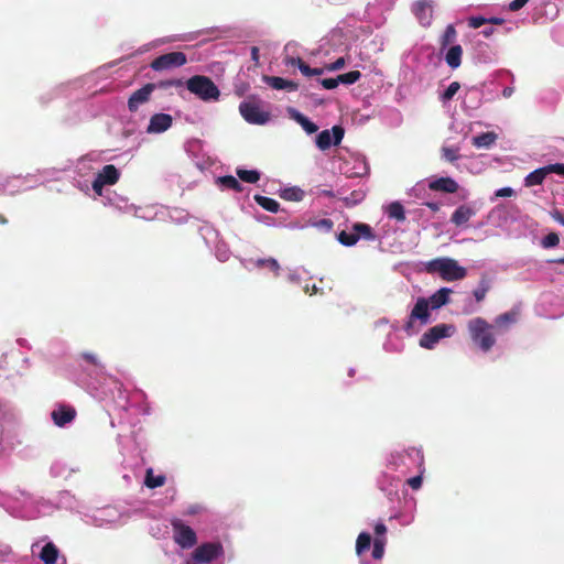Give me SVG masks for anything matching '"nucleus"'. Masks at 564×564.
<instances>
[{"instance_id":"9","label":"nucleus","mask_w":564,"mask_h":564,"mask_svg":"<svg viewBox=\"0 0 564 564\" xmlns=\"http://www.w3.org/2000/svg\"><path fill=\"white\" fill-rule=\"evenodd\" d=\"M430 304H429V301L425 297H419L416 303L414 304L411 313H410V316H409V319L408 322L405 323L404 325V330L410 334L412 328H413V325H414V321H420L421 325H426L429 322H430Z\"/></svg>"},{"instance_id":"27","label":"nucleus","mask_w":564,"mask_h":564,"mask_svg":"<svg viewBox=\"0 0 564 564\" xmlns=\"http://www.w3.org/2000/svg\"><path fill=\"white\" fill-rule=\"evenodd\" d=\"M387 215L389 218L395 219L398 221H404L405 220V210L401 203L393 202L389 204L387 207Z\"/></svg>"},{"instance_id":"53","label":"nucleus","mask_w":564,"mask_h":564,"mask_svg":"<svg viewBox=\"0 0 564 564\" xmlns=\"http://www.w3.org/2000/svg\"><path fill=\"white\" fill-rule=\"evenodd\" d=\"M386 533H387V527L382 522H379L375 525L376 536L384 538Z\"/></svg>"},{"instance_id":"1","label":"nucleus","mask_w":564,"mask_h":564,"mask_svg":"<svg viewBox=\"0 0 564 564\" xmlns=\"http://www.w3.org/2000/svg\"><path fill=\"white\" fill-rule=\"evenodd\" d=\"M425 269L429 273H438L444 281L448 282L462 280L467 275L464 267H460L456 260L446 257L429 261Z\"/></svg>"},{"instance_id":"40","label":"nucleus","mask_w":564,"mask_h":564,"mask_svg":"<svg viewBox=\"0 0 564 564\" xmlns=\"http://www.w3.org/2000/svg\"><path fill=\"white\" fill-rule=\"evenodd\" d=\"M459 88L460 85L458 82L451 83L449 86L445 89V91L441 95V100L444 102L451 100L459 90Z\"/></svg>"},{"instance_id":"63","label":"nucleus","mask_w":564,"mask_h":564,"mask_svg":"<svg viewBox=\"0 0 564 564\" xmlns=\"http://www.w3.org/2000/svg\"><path fill=\"white\" fill-rule=\"evenodd\" d=\"M553 262L564 264V257L554 260Z\"/></svg>"},{"instance_id":"23","label":"nucleus","mask_w":564,"mask_h":564,"mask_svg":"<svg viewBox=\"0 0 564 564\" xmlns=\"http://www.w3.org/2000/svg\"><path fill=\"white\" fill-rule=\"evenodd\" d=\"M291 117L308 133H315L318 130V127L312 122L307 117L302 115L295 109L290 110Z\"/></svg>"},{"instance_id":"10","label":"nucleus","mask_w":564,"mask_h":564,"mask_svg":"<svg viewBox=\"0 0 564 564\" xmlns=\"http://www.w3.org/2000/svg\"><path fill=\"white\" fill-rule=\"evenodd\" d=\"M550 173H556L558 175L564 176V163H554L540 169L534 170L529 173L524 178V185L530 187L534 185H541L546 175Z\"/></svg>"},{"instance_id":"12","label":"nucleus","mask_w":564,"mask_h":564,"mask_svg":"<svg viewBox=\"0 0 564 564\" xmlns=\"http://www.w3.org/2000/svg\"><path fill=\"white\" fill-rule=\"evenodd\" d=\"M173 527L175 532L174 539L180 546L183 549H189L196 544V533L191 527L183 524L182 522L173 523Z\"/></svg>"},{"instance_id":"38","label":"nucleus","mask_w":564,"mask_h":564,"mask_svg":"<svg viewBox=\"0 0 564 564\" xmlns=\"http://www.w3.org/2000/svg\"><path fill=\"white\" fill-rule=\"evenodd\" d=\"M286 64L297 66L304 76L311 77V68L312 67H310V65H307L302 58L288 57Z\"/></svg>"},{"instance_id":"51","label":"nucleus","mask_w":564,"mask_h":564,"mask_svg":"<svg viewBox=\"0 0 564 564\" xmlns=\"http://www.w3.org/2000/svg\"><path fill=\"white\" fill-rule=\"evenodd\" d=\"M408 484L412 489L416 490L422 486V477L420 475L414 476V477L408 479Z\"/></svg>"},{"instance_id":"2","label":"nucleus","mask_w":564,"mask_h":564,"mask_svg":"<svg viewBox=\"0 0 564 564\" xmlns=\"http://www.w3.org/2000/svg\"><path fill=\"white\" fill-rule=\"evenodd\" d=\"M492 328L494 326L482 317H475L468 322L470 338L482 351H489L496 344Z\"/></svg>"},{"instance_id":"30","label":"nucleus","mask_w":564,"mask_h":564,"mask_svg":"<svg viewBox=\"0 0 564 564\" xmlns=\"http://www.w3.org/2000/svg\"><path fill=\"white\" fill-rule=\"evenodd\" d=\"M371 545V535L367 532H361L356 541V553L361 555L364 552L368 551Z\"/></svg>"},{"instance_id":"42","label":"nucleus","mask_w":564,"mask_h":564,"mask_svg":"<svg viewBox=\"0 0 564 564\" xmlns=\"http://www.w3.org/2000/svg\"><path fill=\"white\" fill-rule=\"evenodd\" d=\"M183 84L184 83L182 79L172 78V79L161 80V82L156 83L155 85H156V88L167 89L171 87H182Z\"/></svg>"},{"instance_id":"55","label":"nucleus","mask_w":564,"mask_h":564,"mask_svg":"<svg viewBox=\"0 0 564 564\" xmlns=\"http://www.w3.org/2000/svg\"><path fill=\"white\" fill-rule=\"evenodd\" d=\"M426 207H429L432 212L436 213L440 210V204L434 202H426L424 204Z\"/></svg>"},{"instance_id":"20","label":"nucleus","mask_w":564,"mask_h":564,"mask_svg":"<svg viewBox=\"0 0 564 564\" xmlns=\"http://www.w3.org/2000/svg\"><path fill=\"white\" fill-rule=\"evenodd\" d=\"M452 290L448 288H442L429 297V304L432 310H437L449 302V294Z\"/></svg>"},{"instance_id":"25","label":"nucleus","mask_w":564,"mask_h":564,"mask_svg":"<svg viewBox=\"0 0 564 564\" xmlns=\"http://www.w3.org/2000/svg\"><path fill=\"white\" fill-rule=\"evenodd\" d=\"M58 556L57 547L52 543H46L40 553V558L44 562V564H55Z\"/></svg>"},{"instance_id":"34","label":"nucleus","mask_w":564,"mask_h":564,"mask_svg":"<svg viewBox=\"0 0 564 564\" xmlns=\"http://www.w3.org/2000/svg\"><path fill=\"white\" fill-rule=\"evenodd\" d=\"M238 177L246 183H257L260 178V173L256 170H237Z\"/></svg>"},{"instance_id":"7","label":"nucleus","mask_w":564,"mask_h":564,"mask_svg":"<svg viewBox=\"0 0 564 564\" xmlns=\"http://www.w3.org/2000/svg\"><path fill=\"white\" fill-rule=\"evenodd\" d=\"M224 553V547L220 542L203 543L195 549L192 558L195 564H206L216 560Z\"/></svg>"},{"instance_id":"56","label":"nucleus","mask_w":564,"mask_h":564,"mask_svg":"<svg viewBox=\"0 0 564 564\" xmlns=\"http://www.w3.org/2000/svg\"><path fill=\"white\" fill-rule=\"evenodd\" d=\"M251 58L252 61L257 62L259 61V48L257 46L251 47Z\"/></svg>"},{"instance_id":"16","label":"nucleus","mask_w":564,"mask_h":564,"mask_svg":"<svg viewBox=\"0 0 564 564\" xmlns=\"http://www.w3.org/2000/svg\"><path fill=\"white\" fill-rule=\"evenodd\" d=\"M173 119L167 113H155L151 117L147 131L149 133H162L172 126Z\"/></svg>"},{"instance_id":"46","label":"nucleus","mask_w":564,"mask_h":564,"mask_svg":"<svg viewBox=\"0 0 564 564\" xmlns=\"http://www.w3.org/2000/svg\"><path fill=\"white\" fill-rule=\"evenodd\" d=\"M485 23H487V19L482 17H471L468 20V25L473 29H478L482 26Z\"/></svg>"},{"instance_id":"21","label":"nucleus","mask_w":564,"mask_h":564,"mask_svg":"<svg viewBox=\"0 0 564 564\" xmlns=\"http://www.w3.org/2000/svg\"><path fill=\"white\" fill-rule=\"evenodd\" d=\"M265 82L274 89H285L288 91H295L299 88V84L293 80H288L282 77L271 76L267 77Z\"/></svg>"},{"instance_id":"3","label":"nucleus","mask_w":564,"mask_h":564,"mask_svg":"<svg viewBox=\"0 0 564 564\" xmlns=\"http://www.w3.org/2000/svg\"><path fill=\"white\" fill-rule=\"evenodd\" d=\"M186 88L204 101L217 100L220 95L215 83L204 75H195L187 79Z\"/></svg>"},{"instance_id":"44","label":"nucleus","mask_w":564,"mask_h":564,"mask_svg":"<svg viewBox=\"0 0 564 564\" xmlns=\"http://www.w3.org/2000/svg\"><path fill=\"white\" fill-rule=\"evenodd\" d=\"M82 358L87 361L88 364L95 366V367H101V362L98 359V357L93 352H83Z\"/></svg>"},{"instance_id":"4","label":"nucleus","mask_w":564,"mask_h":564,"mask_svg":"<svg viewBox=\"0 0 564 564\" xmlns=\"http://www.w3.org/2000/svg\"><path fill=\"white\" fill-rule=\"evenodd\" d=\"M337 239L343 246L352 247L358 242L359 239H365L368 241L376 240V234L368 224L356 223L352 225L351 231H340Z\"/></svg>"},{"instance_id":"36","label":"nucleus","mask_w":564,"mask_h":564,"mask_svg":"<svg viewBox=\"0 0 564 564\" xmlns=\"http://www.w3.org/2000/svg\"><path fill=\"white\" fill-rule=\"evenodd\" d=\"M282 198L292 202H300L304 197V192L297 187H290L282 192Z\"/></svg>"},{"instance_id":"37","label":"nucleus","mask_w":564,"mask_h":564,"mask_svg":"<svg viewBox=\"0 0 564 564\" xmlns=\"http://www.w3.org/2000/svg\"><path fill=\"white\" fill-rule=\"evenodd\" d=\"M387 539L376 536L373 541V549H372V557L375 560H381L384 554V546H386Z\"/></svg>"},{"instance_id":"31","label":"nucleus","mask_w":564,"mask_h":564,"mask_svg":"<svg viewBox=\"0 0 564 564\" xmlns=\"http://www.w3.org/2000/svg\"><path fill=\"white\" fill-rule=\"evenodd\" d=\"M219 184L228 189H232L235 192H242V185L240 182L232 175H226L218 178Z\"/></svg>"},{"instance_id":"35","label":"nucleus","mask_w":564,"mask_h":564,"mask_svg":"<svg viewBox=\"0 0 564 564\" xmlns=\"http://www.w3.org/2000/svg\"><path fill=\"white\" fill-rule=\"evenodd\" d=\"M361 77V73L359 70H350L345 74H340L337 76L338 85H351L358 82Z\"/></svg>"},{"instance_id":"47","label":"nucleus","mask_w":564,"mask_h":564,"mask_svg":"<svg viewBox=\"0 0 564 564\" xmlns=\"http://www.w3.org/2000/svg\"><path fill=\"white\" fill-rule=\"evenodd\" d=\"M346 62L344 57L337 58L335 62L326 66L327 70H338L341 69L345 66Z\"/></svg>"},{"instance_id":"13","label":"nucleus","mask_w":564,"mask_h":564,"mask_svg":"<svg viewBox=\"0 0 564 564\" xmlns=\"http://www.w3.org/2000/svg\"><path fill=\"white\" fill-rule=\"evenodd\" d=\"M155 88V83H149L133 91L128 99V109L131 112H135L140 105H143L150 100L151 94Z\"/></svg>"},{"instance_id":"58","label":"nucleus","mask_w":564,"mask_h":564,"mask_svg":"<svg viewBox=\"0 0 564 564\" xmlns=\"http://www.w3.org/2000/svg\"><path fill=\"white\" fill-rule=\"evenodd\" d=\"M318 195H324V196L332 197V198L335 197V194L330 189H323L318 193Z\"/></svg>"},{"instance_id":"48","label":"nucleus","mask_w":564,"mask_h":564,"mask_svg":"<svg viewBox=\"0 0 564 564\" xmlns=\"http://www.w3.org/2000/svg\"><path fill=\"white\" fill-rule=\"evenodd\" d=\"M321 85L325 89H335L336 87H338L337 77L336 78H324L321 80Z\"/></svg>"},{"instance_id":"62","label":"nucleus","mask_w":564,"mask_h":564,"mask_svg":"<svg viewBox=\"0 0 564 564\" xmlns=\"http://www.w3.org/2000/svg\"><path fill=\"white\" fill-rule=\"evenodd\" d=\"M0 223H1L2 225H4V224H7V223H8L7 218H6L3 215H1V214H0Z\"/></svg>"},{"instance_id":"15","label":"nucleus","mask_w":564,"mask_h":564,"mask_svg":"<svg viewBox=\"0 0 564 564\" xmlns=\"http://www.w3.org/2000/svg\"><path fill=\"white\" fill-rule=\"evenodd\" d=\"M476 215V209L468 205H459L451 216V221L456 227H465L471 217Z\"/></svg>"},{"instance_id":"32","label":"nucleus","mask_w":564,"mask_h":564,"mask_svg":"<svg viewBox=\"0 0 564 564\" xmlns=\"http://www.w3.org/2000/svg\"><path fill=\"white\" fill-rule=\"evenodd\" d=\"M254 265L259 269L267 268L272 271L275 275H279L280 264L274 258L257 259Z\"/></svg>"},{"instance_id":"18","label":"nucleus","mask_w":564,"mask_h":564,"mask_svg":"<svg viewBox=\"0 0 564 564\" xmlns=\"http://www.w3.org/2000/svg\"><path fill=\"white\" fill-rule=\"evenodd\" d=\"M414 13L422 25H430L432 19V6L426 0H420L415 3Z\"/></svg>"},{"instance_id":"52","label":"nucleus","mask_w":564,"mask_h":564,"mask_svg":"<svg viewBox=\"0 0 564 564\" xmlns=\"http://www.w3.org/2000/svg\"><path fill=\"white\" fill-rule=\"evenodd\" d=\"M514 191L511 187H502L496 192L497 197H511Z\"/></svg>"},{"instance_id":"45","label":"nucleus","mask_w":564,"mask_h":564,"mask_svg":"<svg viewBox=\"0 0 564 564\" xmlns=\"http://www.w3.org/2000/svg\"><path fill=\"white\" fill-rule=\"evenodd\" d=\"M314 226L319 228V229H324L326 231H330L333 226H334V223L329 218H323V219H319L318 221L314 223Z\"/></svg>"},{"instance_id":"8","label":"nucleus","mask_w":564,"mask_h":564,"mask_svg":"<svg viewBox=\"0 0 564 564\" xmlns=\"http://www.w3.org/2000/svg\"><path fill=\"white\" fill-rule=\"evenodd\" d=\"M239 111L242 118L252 124H264L270 119V113L263 111L261 107L253 101H242L239 105Z\"/></svg>"},{"instance_id":"60","label":"nucleus","mask_w":564,"mask_h":564,"mask_svg":"<svg viewBox=\"0 0 564 564\" xmlns=\"http://www.w3.org/2000/svg\"><path fill=\"white\" fill-rule=\"evenodd\" d=\"M487 22H490L492 24H502L503 23V19H501V18H491L490 20H487Z\"/></svg>"},{"instance_id":"22","label":"nucleus","mask_w":564,"mask_h":564,"mask_svg":"<svg viewBox=\"0 0 564 564\" xmlns=\"http://www.w3.org/2000/svg\"><path fill=\"white\" fill-rule=\"evenodd\" d=\"M462 55H463V48L460 45H453L449 47L445 55V62L447 65L455 69L458 68L462 64Z\"/></svg>"},{"instance_id":"59","label":"nucleus","mask_w":564,"mask_h":564,"mask_svg":"<svg viewBox=\"0 0 564 564\" xmlns=\"http://www.w3.org/2000/svg\"><path fill=\"white\" fill-rule=\"evenodd\" d=\"M324 73V68H311V76H318Z\"/></svg>"},{"instance_id":"19","label":"nucleus","mask_w":564,"mask_h":564,"mask_svg":"<svg viewBox=\"0 0 564 564\" xmlns=\"http://www.w3.org/2000/svg\"><path fill=\"white\" fill-rule=\"evenodd\" d=\"M96 177L106 185H115L120 178V172L115 165L107 164L98 172Z\"/></svg>"},{"instance_id":"41","label":"nucleus","mask_w":564,"mask_h":564,"mask_svg":"<svg viewBox=\"0 0 564 564\" xmlns=\"http://www.w3.org/2000/svg\"><path fill=\"white\" fill-rule=\"evenodd\" d=\"M458 148L454 147H443L442 148V158L448 162H454L458 159Z\"/></svg>"},{"instance_id":"49","label":"nucleus","mask_w":564,"mask_h":564,"mask_svg":"<svg viewBox=\"0 0 564 564\" xmlns=\"http://www.w3.org/2000/svg\"><path fill=\"white\" fill-rule=\"evenodd\" d=\"M530 0H513L509 3V10L512 12L522 9Z\"/></svg>"},{"instance_id":"6","label":"nucleus","mask_w":564,"mask_h":564,"mask_svg":"<svg viewBox=\"0 0 564 564\" xmlns=\"http://www.w3.org/2000/svg\"><path fill=\"white\" fill-rule=\"evenodd\" d=\"M186 63L187 57L183 52H170L155 57L150 67L155 72H163L178 68Z\"/></svg>"},{"instance_id":"24","label":"nucleus","mask_w":564,"mask_h":564,"mask_svg":"<svg viewBox=\"0 0 564 564\" xmlns=\"http://www.w3.org/2000/svg\"><path fill=\"white\" fill-rule=\"evenodd\" d=\"M518 319V312L510 311L503 314L498 315L495 318V324L492 325L496 328L507 329L509 325L514 324Z\"/></svg>"},{"instance_id":"26","label":"nucleus","mask_w":564,"mask_h":564,"mask_svg":"<svg viewBox=\"0 0 564 564\" xmlns=\"http://www.w3.org/2000/svg\"><path fill=\"white\" fill-rule=\"evenodd\" d=\"M496 139L495 132H485L474 137L473 144L477 148H489L495 143Z\"/></svg>"},{"instance_id":"39","label":"nucleus","mask_w":564,"mask_h":564,"mask_svg":"<svg viewBox=\"0 0 564 564\" xmlns=\"http://www.w3.org/2000/svg\"><path fill=\"white\" fill-rule=\"evenodd\" d=\"M488 291H489V283L487 280L482 279L479 283V286L474 290L473 294L477 302H481L486 297V294L488 293Z\"/></svg>"},{"instance_id":"5","label":"nucleus","mask_w":564,"mask_h":564,"mask_svg":"<svg viewBox=\"0 0 564 564\" xmlns=\"http://www.w3.org/2000/svg\"><path fill=\"white\" fill-rule=\"evenodd\" d=\"M454 332L455 327L451 324L435 325L421 336L420 346L425 349H433L441 339L451 337Z\"/></svg>"},{"instance_id":"50","label":"nucleus","mask_w":564,"mask_h":564,"mask_svg":"<svg viewBox=\"0 0 564 564\" xmlns=\"http://www.w3.org/2000/svg\"><path fill=\"white\" fill-rule=\"evenodd\" d=\"M105 186H106V184L97 177H95V180L91 183L93 191L99 196L102 195V189Z\"/></svg>"},{"instance_id":"61","label":"nucleus","mask_w":564,"mask_h":564,"mask_svg":"<svg viewBox=\"0 0 564 564\" xmlns=\"http://www.w3.org/2000/svg\"><path fill=\"white\" fill-rule=\"evenodd\" d=\"M513 89L511 87H506L502 91V95L508 98L512 95Z\"/></svg>"},{"instance_id":"57","label":"nucleus","mask_w":564,"mask_h":564,"mask_svg":"<svg viewBox=\"0 0 564 564\" xmlns=\"http://www.w3.org/2000/svg\"><path fill=\"white\" fill-rule=\"evenodd\" d=\"M495 29L492 26L486 28L481 31L485 37H489L494 33Z\"/></svg>"},{"instance_id":"33","label":"nucleus","mask_w":564,"mask_h":564,"mask_svg":"<svg viewBox=\"0 0 564 564\" xmlns=\"http://www.w3.org/2000/svg\"><path fill=\"white\" fill-rule=\"evenodd\" d=\"M456 36L457 32L455 26L453 24H448L440 41L441 48L443 50L447 47L449 44H452L456 40Z\"/></svg>"},{"instance_id":"54","label":"nucleus","mask_w":564,"mask_h":564,"mask_svg":"<svg viewBox=\"0 0 564 564\" xmlns=\"http://www.w3.org/2000/svg\"><path fill=\"white\" fill-rule=\"evenodd\" d=\"M552 217L555 221L560 223L562 226H564V213L560 210H555L552 213Z\"/></svg>"},{"instance_id":"29","label":"nucleus","mask_w":564,"mask_h":564,"mask_svg":"<svg viewBox=\"0 0 564 564\" xmlns=\"http://www.w3.org/2000/svg\"><path fill=\"white\" fill-rule=\"evenodd\" d=\"M165 480H166V478L164 475L154 476L152 468H149L145 474L144 485L148 488L153 489V488L162 487L165 484Z\"/></svg>"},{"instance_id":"43","label":"nucleus","mask_w":564,"mask_h":564,"mask_svg":"<svg viewBox=\"0 0 564 564\" xmlns=\"http://www.w3.org/2000/svg\"><path fill=\"white\" fill-rule=\"evenodd\" d=\"M558 243L560 238L558 235L555 232H550L542 239V246L544 248H553L556 247Z\"/></svg>"},{"instance_id":"14","label":"nucleus","mask_w":564,"mask_h":564,"mask_svg":"<svg viewBox=\"0 0 564 564\" xmlns=\"http://www.w3.org/2000/svg\"><path fill=\"white\" fill-rule=\"evenodd\" d=\"M51 417L55 425L63 427L76 417V410L70 405L59 404L52 411Z\"/></svg>"},{"instance_id":"28","label":"nucleus","mask_w":564,"mask_h":564,"mask_svg":"<svg viewBox=\"0 0 564 564\" xmlns=\"http://www.w3.org/2000/svg\"><path fill=\"white\" fill-rule=\"evenodd\" d=\"M254 200L259 206H261L263 209L270 212V213H278L280 204L270 197L262 196V195H254Z\"/></svg>"},{"instance_id":"11","label":"nucleus","mask_w":564,"mask_h":564,"mask_svg":"<svg viewBox=\"0 0 564 564\" xmlns=\"http://www.w3.org/2000/svg\"><path fill=\"white\" fill-rule=\"evenodd\" d=\"M345 134V130L340 126H334L332 131L323 130L316 137V145L319 150L325 151L334 145L340 144Z\"/></svg>"},{"instance_id":"17","label":"nucleus","mask_w":564,"mask_h":564,"mask_svg":"<svg viewBox=\"0 0 564 564\" xmlns=\"http://www.w3.org/2000/svg\"><path fill=\"white\" fill-rule=\"evenodd\" d=\"M458 183L449 177H440L429 183V188L434 192L454 194L458 191Z\"/></svg>"}]
</instances>
